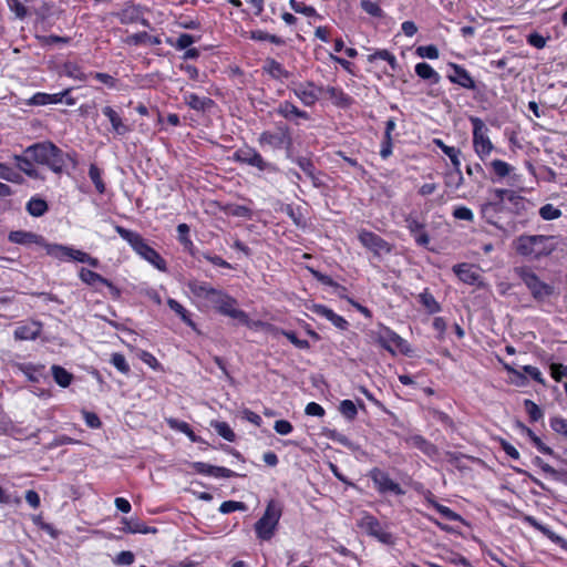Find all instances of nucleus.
<instances>
[{"label":"nucleus","instance_id":"obj_1","mask_svg":"<svg viewBox=\"0 0 567 567\" xmlns=\"http://www.w3.org/2000/svg\"><path fill=\"white\" fill-rule=\"evenodd\" d=\"M513 247L522 257L540 260L550 256L557 248L555 236L523 234L513 241Z\"/></svg>","mask_w":567,"mask_h":567},{"label":"nucleus","instance_id":"obj_2","mask_svg":"<svg viewBox=\"0 0 567 567\" xmlns=\"http://www.w3.org/2000/svg\"><path fill=\"white\" fill-rule=\"evenodd\" d=\"M24 154L54 173H61L65 165L64 153L51 142L33 144L24 150Z\"/></svg>","mask_w":567,"mask_h":567},{"label":"nucleus","instance_id":"obj_3","mask_svg":"<svg viewBox=\"0 0 567 567\" xmlns=\"http://www.w3.org/2000/svg\"><path fill=\"white\" fill-rule=\"evenodd\" d=\"M116 233L130 244L134 251L159 270L166 269L165 260L153 249L136 231L126 229L120 225L115 226Z\"/></svg>","mask_w":567,"mask_h":567},{"label":"nucleus","instance_id":"obj_4","mask_svg":"<svg viewBox=\"0 0 567 567\" xmlns=\"http://www.w3.org/2000/svg\"><path fill=\"white\" fill-rule=\"evenodd\" d=\"M257 142L262 150L271 152L290 151L292 147L291 132L287 125L281 123L274 131L268 130L260 133Z\"/></svg>","mask_w":567,"mask_h":567},{"label":"nucleus","instance_id":"obj_5","mask_svg":"<svg viewBox=\"0 0 567 567\" xmlns=\"http://www.w3.org/2000/svg\"><path fill=\"white\" fill-rule=\"evenodd\" d=\"M282 514L281 505L271 499L268 502L264 515L256 522L255 532L257 537L262 540H269L272 538L279 519Z\"/></svg>","mask_w":567,"mask_h":567},{"label":"nucleus","instance_id":"obj_6","mask_svg":"<svg viewBox=\"0 0 567 567\" xmlns=\"http://www.w3.org/2000/svg\"><path fill=\"white\" fill-rule=\"evenodd\" d=\"M515 275L525 284L534 299L543 301L554 292V287L540 278L527 266L514 268Z\"/></svg>","mask_w":567,"mask_h":567},{"label":"nucleus","instance_id":"obj_7","mask_svg":"<svg viewBox=\"0 0 567 567\" xmlns=\"http://www.w3.org/2000/svg\"><path fill=\"white\" fill-rule=\"evenodd\" d=\"M207 303L218 310L221 315L236 319L243 324L250 326V320L247 313L238 309L236 307L237 301L224 291L216 289Z\"/></svg>","mask_w":567,"mask_h":567},{"label":"nucleus","instance_id":"obj_8","mask_svg":"<svg viewBox=\"0 0 567 567\" xmlns=\"http://www.w3.org/2000/svg\"><path fill=\"white\" fill-rule=\"evenodd\" d=\"M470 121L473 126V147L476 155L484 161L494 150V145L488 136V127L480 117L472 116Z\"/></svg>","mask_w":567,"mask_h":567},{"label":"nucleus","instance_id":"obj_9","mask_svg":"<svg viewBox=\"0 0 567 567\" xmlns=\"http://www.w3.org/2000/svg\"><path fill=\"white\" fill-rule=\"evenodd\" d=\"M357 526L363 533L369 535L370 537L375 538L380 543L384 545H393L394 537L391 533L386 532L377 517L369 514L368 512H362L360 517L357 519Z\"/></svg>","mask_w":567,"mask_h":567},{"label":"nucleus","instance_id":"obj_10","mask_svg":"<svg viewBox=\"0 0 567 567\" xmlns=\"http://www.w3.org/2000/svg\"><path fill=\"white\" fill-rule=\"evenodd\" d=\"M233 159L240 164H246L252 167H256L257 169L264 172V171H277V167L265 161L264 157L260 155V153L250 146H245L241 148H238L234 155Z\"/></svg>","mask_w":567,"mask_h":567},{"label":"nucleus","instance_id":"obj_11","mask_svg":"<svg viewBox=\"0 0 567 567\" xmlns=\"http://www.w3.org/2000/svg\"><path fill=\"white\" fill-rule=\"evenodd\" d=\"M492 200L482 205V215L487 219L489 224L495 225L493 220L488 218V215L492 210H496L498 204H501L504 199L513 203V205L518 209L519 205H524L523 197L516 195L513 190L495 188L491 192Z\"/></svg>","mask_w":567,"mask_h":567},{"label":"nucleus","instance_id":"obj_12","mask_svg":"<svg viewBox=\"0 0 567 567\" xmlns=\"http://www.w3.org/2000/svg\"><path fill=\"white\" fill-rule=\"evenodd\" d=\"M358 238L367 249L371 250L375 255L380 256L391 251L389 243L372 231L362 229L359 231Z\"/></svg>","mask_w":567,"mask_h":567},{"label":"nucleus","instance_id":"obj_13","mask_svg":"<svg viewBox=\"0 0 567 567\" xmlns=\"http://www.w3.org/2000/svg\"><path fill=\"white\" fill-rule=\"evenodd\" d=\"M370 477L380 493L391 492L395 495L404 494V491L401 488V486L391 480L389 474L379 468H373L370 472Z\"/></svg>","mask_w":567,"mask_h":567},{"label":"nucleus","instance_id":"obj_14","mask_svg":"<svg viewBox=\"0 0 567 567\" xmlns=\"http://www.w3.org/2000/svg\"><path fill=\"white\" fill-rule=\"evenodd\" d=\"M45 248H47L48 255L53 256L61 260L64 258H68L70 260L79 261L82 264H84L86 260L85 257H86L87 252H84L82 250H79V249H75L72 247L53 244V245H45Z\"/></svg>","mask_w":567,"mask_h":567},{"label":"nucleus","instance_id":"obj_15","mask_svg":"<svg viewBox=\"0 0 567 567\" xmlns=\"http://www.w3.org/2000/svg\"><path fill=\"white\" fill-rule=\"evenodd\" d=\"M102 114L109 120L111 124L110 132L115 135H126L132 131L131 126L123 120L121 114L110 105L102 107Z\"/></svg>","mask_w":567,"mask_h":567},{"label":"nucleus","instance_id":"obj_16","mask_svg":"<svg viewBox=\"0 0 567 567\" xmlns=\"http://www.w3.org/2000/svg\"><path fill=\"white\" fill-rule=\"evenodd\" d=\"M450 68L452 72L447 75V79L452 83L457 84L467 90H475V81L463 66L452 63Z\"/></svg>","mask_w":567,"mask_h":567},{"label":"nucleus","instance_id":"obj_17","mask_svg":"<svg viewBox=\"0 0 567 567\" xmlns=\"http://www.w3.org/2000/svg\"><path fill=\"white\" fill-rule=\"evenodd\" d=\"M292 92L306 106L313 105L319 99L316 86L311 82L300 83L293 86Z\"/></svg>","mask_w":567,"mask_h":567},{"label":"nucleus","instance_id":"obj_18","mask_svg":"<svg viewBox=\"0 0 567 567\" xmlns=\"http://www.w3.org/2000/svg\"><path fill=\"white\" fill-rule=\"evenodd\" d=\"M275 112L279 116H281L288 121H293L296 118H300V120H305V121L309 120V114L307 112L300 110L299 107H297L290 101L280 102L278 104V106L276 107Z\"/></svg>","mask_w":567,"mask_h":567},{"label":"nucleus","instance_id":"obj_19","mask_svg":"<svg viewBox=\"0 0 567 567\" xmlns=\"http://www.w3.org/2000/svg\"><path fill=\"white\" fill-rule=\"evenodd\" d=\"M311 311L317 316L326 318L336 328H338L340 330H346L349 326L348 321L343 317L337 315L332 309H330L323 305H313L311 307Z\"/></svg>","mask_w":567,"mask_h":567},{"label":"nucleus","instance_id":"obj_20","mask_svg":"<svg viewBox=\"0 0 567 567\" xmlns=\"http://www.w3.org/2000/svg\"><path fill=\"white\" fill-rule=\"evenodd\" d=\"M454 274L461 281L467 285H475L478 282L481 276L477 268L470 264H458L453 267Z\"/></svg>","mask_w":567,"mask_h":567},{"label":"nucleus","instance_id":"obj_21","mask_svg":"<svg viewBox=\"0 0 567 567\" xmlns=\"http://www.w3.org/2000/svg\"><path fill=\"white\" fill-rule=\"evenodd\" d=\"M9 240L14 244L20 245H30V244H38V245H47L44 244V238L40 235H37L31 231H24V230H17L11 231L9 234Z\"/></svg>","mask_w":567,"mask_h":567},{"label":"nucleus","instance_id":"obj_22","mask_svg":"<svg viewBox=\"0 0 567 567\" xmlns=\"http://www.w3.org/2000/svg\"><path fill=\"white\" fill-rule=\"evenodd\" d=\"M187 287L196 298L204 299L206 302L209 301L216 290L208 282L196 279L189 280Z\"/></svg>","mask_w":567,"mask_h":567},{"label":"nucleus","instance_id":"obj_23","mask_svg":"<svg viewBox=\"0 0 567 567\" xmlns=\"http://www.w3.org/2000/svg\"><path fill=\"white\" fill-rule=\"evenodd\" d=\"M41 329L42 327L39 322L31 321L19 326L14 330V338L17 340H34L40 336Z\"/></svg>","mask_w":567,"mask_h":567},{"label":"nucleus","instance_id":"obj_24","mask_svg":"<svg viewBox=\"0 0 567 567\" xmlns=\"http://www.w3.org/2000/svg\"><path fill=\"white\" fill-rule=\"evenodd\" d=\"M70 89H66L63 92L55 94L38 92L30 99L29 103L32 105L58 104L63 101V99L70 93Z\"/></svg>","mask_w":567,"mask_h":567},{"label":"nucleus","instance_id":"obj_25","mask_svg":"<svg viewBox=\"0 0 567 567\" xmlns=\"http://www.w3.org/2000/svg\"><path fill=\"white\" fill-rule=\"evenodd\" d=\"M400 336L389 328H382L378 334V343L392 354H395L394 346Z\"/></svg>","mask_w":567,"mask_h":567},{"label":"nucleus","instance_id":"obj_26","mask_svg":"<svg viewBox=\"0 0 567 567\" xmlns=\"http://www.w3.org/2000/svg\"><path fill=\"white\" fill-rule=\"evenodd\" d=\"M444 185L447 189L456 190L464 184V176L461 166H453V169L444 173Z\"/></svg>","mask_w":567,"mask_h":567},{"label":"nucleus","instance_id":"obj_27","mask_svg":"<svg viewBox=\"0 0 567 567\" xmlns=\"http://www.w3.org/2000/svg\"><path fill=\"white\" fill-rule=\"evenodd\" d=\"M415 73L422 80L430 81L431 84H437L441 81V75L426 62L417 63Z\"/></svg>","mask_w":567,"mask_h":567},{"label":"nucleus","instance_id":"obj_28","mask_svg":"<svg viewBox=\"0 0 567 567\" xmlns=\"http://www.w3.org/2000/svg\"><path fill=\"white\" fill-rule=\"evenodd\" d=\"M184 100L190 109L196 111H205L214 104L213 100L209 97L199 96L195 93H186Z\"/></svg>","mask_w":567,"mask_h":567},{"label":"nucleus","instance_id":"obj_29","mask_svg":"<svg viewBox=\"0 0 567 567\" xmlns=\"http://www.w3.org/2000/svg\"><path fill=\"white\" fill-rule=\"evenodd\" d=\"M18 168L30 177H39L38 169L34 167V162L30 156L23 153V155H14Z\"/></svg>","mask_w":567,"mask_h":567},{"label":"nucleus","instance_id":"obj_30","mask_svg":"<svg viewBox=\"0 0 567 567\" xmlns=\"http://www.w3.org/2000/svg\"><path fill=\"white\" fill-rule=\"evenodd\" d=\"M123 524H124L123 530L126 532V533H132V534H137V533L138 534L156 533V528L148 527V526H146L144 523H142L138 519H126V518H124L123 519Z\"/></svg>","mask_w":567,"mask_h":567},{"label":"nucleus","instance_id":"obj_31","mask_svg":"<svg viewBox=\"0 0 567 567\" xmlns=\"http://www.w3.org/2000/svg\"><path fill=\"white\" fill-rule=\"evenodd\" d=\"M406 443L413 447L419 449L426 455H433L436 453L435 446L421 435H411L406 439Z\"/></svg>","mask_w":567,"mask_h":567},{"label":"nucleus","instance_id":"obj_32","mask_svg":"<svg viewBox=\"0 0 567 567\" xmlns=\"http://www.w3.org/2000/svg\"><path fill=\"white\" fill-rule=\"evenodd\" d=\"M264 69L271 78L277 80L288 79L290 76V73L274 59H268Z\"/></svg>","mask_w":567,"mask_h":567},{"label":"nucleus","instance_id":"obj_33","mask_svg":"<svg viewBox=\"0 0 567 567\" xmlns=\"http://www.w3.org/2000/svg\"><path fill=\"white\" fill-rule=\"evenodd\" d=\"M296 163L302 169V172L311 179L313 186H320L321 182L316 174V167L309 158L299 157L297 158Z\"/></svg>","mask_w":567,"mask_h":567},{"label":"nucleus","instance_id":"obj_34","mask_svg":"<svg viewBox=\"0 0 567 567\" xmlns=\"http://www.w3.org/2000/svg\"><path fill=\"white\" fill-rule=\"evenodd\" d=\"M51 371H52V377H53L54 381L56 382V384H59L62 388H66L71 384V382L73 380V375H72V373L66 371L64 368H62L61 365L54 364L51 367Z\"/></svg>","mask_w":567,"mask_h":567},{"label":"nucleus","instance_id":"obj_35","mask_svg":"<svg viewBox=\"0 0 567 567\" xmlns=\"http://www.w3.org/2000/svg\"><path fill=\"white\" fill-rule=\"evenodd\" d=\"M377 60L386 61L393 71H395L399 66L396 58L385 49L377 50L375 52L368 55V62L373 63Z\"/></svg>","mask_w":567,"mask_h":567},{"label":"nucleus","instance_id":"obj_36","mask_svg":"<svg viewBox=\"0 0 567 567\" xmlns=\"http://www.w3.org/2000/svg\"><path fill=\"white\" fill-rule=\"evenodd\" d=\"M48 210V204L40 197H32L27 203V212L34 217L43 216Z\"/></svg>","mask_w":567,"mask_h":567},{"label":"nucleus","instance_id":"obj_37","mask_svg":"<svg viewBox=\"0 0 567 567\" xmlns=\"http://www.w3.org/2000/svg\"><path fill=\"white\" fill-rule=\"evenodd\" d=\"M426 502L430 506L434 507L444 518L452 522L462 520L461 515L452 511L450 507L439 504L433 497H427Z\"/></svg>","mask_w":567,"mask_h":567},{"label":"nucleus","instance_id":"obj_38","mask_svg":"<svg viewBox=\"0 0 567 567\" xmlns=\"http://www.w3.org/2000/svg\"><path fill=\"white\" fill-rule=\"evenodd\" d=\"M434 143L451 159L453 166H461L458 148L446 145L442 140H434Z\"/></svg>","mask_w":567,"mask_h":567},{"label":"nucleus","instance_id":"obj_39","mask_svg":"<svg viewBox=\"0 0 567 567\" xmlns=\"http://www.w3.org/2000/svg\"><path fill=\"white\" fill-rule=\"evenodd\" d=\"M161 39L158 37L150 35L147 32H138L130 35L127 38V43L130 44H141L147 43L150 45H158L161 44Z\"/></svg>","mask_w":567,"mask_h":567},{"label":"nucleus","instance_id":"obj_40","mask_svg":"<svg viewBox=\"0 0 567 567\" xmlns=\"http://www.w3.org/2000/svg\"><path fill=\"white\" fill-rule=\"evenodd\" d=\"M167 424L171 429L182 432L188 436L192 442H198V437L192 430L188 423L176 419H168Z\"/></svg>","mask_w":567,"mask_h":567},{"label":"nucleus","instance_id":"obj_41","mask_svg":"<svg viewBox=\"0 0 567 567\" xmlns=\"http://www.w3.org/2000/svg\"><path fill=\"white\" fill-rule=\"evenodd\" d=\"M80 279L89 286L95 287L97 284L104 285L106 282V278L102 277L100 274L82 268L79 272Z\"/></svg>","mask_w":567,"mask_h":567},{"label":"nucleus","instance_id":"obj_42","mask_svg":"<svg viewBox=\"0 0 567 567\" xmlns=\"http://www.w3.org/2000/svg\"><path fill=\"white\" fill-rule=\"evenodd\" d=\"M167 305L189 327L194 328L195 323L190 319L188 311L175 299L169 298Z\"/></svg>","mask_w":567,"mask_h":567},{"label":"nucleus","instance_id":"obj_43","mask_svg":"<svg viewBox=\"0 0 567 567\" xmlns=\"http://www.w3.org/2000/svg\"><path fill=\"white\" fill-rule=\"evenodd\" d=\"M0 178L16 184H21L23 182V177L20 173L3 163H0Z\"/></svg>","mask_w":567,"mask_h":567},{"label":"nucleus","instance_id":"obj_44","mask_svg":"<svg viewBox=\"0 0 567 567\" xmlns=\"http://www.w3.org/2000/svg\"><path fill=\"white\" fill-rule=\"evenodd\" d=\"M250 38L256 41H269L274 44L281 45L284 44V40L275 34H270L262 30L251 31Z\"/></svg>","mask_w":567,"mask_h":567},{"label":"nucleus","instance_id":"obj_45","mask_svg":"<svg viewBox=\"0 0 567 567\" xmlns=\"http://www.w3.org/2000/svg\"><path fill=\"white\" fill-rule=\"evenodd\" d=\"M420 302L429 310L431 313H435L440 311V305L435 300V298L427 292L426 290L419 296Z\"/></svg>","mask_w":567,"mask_h":567},{"label":"nucleus","instance_id":"obj_46","mask_svg":"<svg viewBox=\"0 0 567 567\" xmlns=\"http://www.w3.org/2000/svg\"><path fill=\"white\" fill-rule=\"evenodd\" d=\"M524 406L532 422H537L544 416L542 409L532 400L526 399Z\"/></svg>","mask_w":567,"mask_h":567},{"label":"nucleus","instance_id":"obj_47","mask_svg":"<svg viewBox=\"0 0 567 567\" xmlns=\"http://www.w3.org/2000/svg\"><path fill=\"white\" fill-rule=\"evenodd\" d=\"M167 43L174 47L176 50H185L189 48L193 43H195V38L188 33H182L176 42H173L171 39H167Z\"/></svg>","mask_w":567,"mask_h":567},{"label":"nucleus","instance_id":"obj_48","mask_svg":"<svg viewBox=\"0 0 567 567\" xmlns=\"http://www.w3.org/2000/svg\"><path fill=\"white\" fill-rule=\"evenodd\" d=\"M539 216L544 220H554L561 216V210L551 204H546L539 208Z\"/></svg>","mask_w":567,"mask_h":567},{"label":"nucleus","instance_id":"obj_49","mask_svg":"<svg viewBox=\"0 0 567 567\" xmlns=\"http://www.w3.org/2000/svg\"><path fill=\"white\" fill-rule=\"evenodd\" d=\"M215 431L228 442H234L236 435L226 422H216L213 424Z\"/></svg>","mask_w":567,"mask_h":567},{"label":"nucleus","instance_id":"obj_50","mask_svg":"<svg viewBox=\"0 0 567 567\" xmlns=\"http://www.w3.org/2000/svg\"><path fill=\"white\" fill-rule=\"evenodd\" d=\"M7 4L18 19L23 20L28 16V9L20 0H7Z\"/></svg>","mask_w":567,"mask_h":567},{"label":"nucleus","instance_id":"obj_51","mask_svg":"<svg viewBox=\"0 0 567 567\" xmlns=\"http://www.w3.org/2000/svg\"><path fill=\"white\" fill-rule=\"evenodd\" d=\"M339 410L348 420H353L358 414L357 406L351 400L341 401Z\"/></svg>","mask_w":567,"mask_h":567},{"label":"nucleus","instance_id":"obj_52","mask_svg":"<svg viewBox=\"0 0 567 567\" xmlns=\"http://www.w3.org/2000/svg\"><path fill=\"white\" fill-rule=\"evenodd\" d=\"M289 4H290V8L296 13H302V14H305L307 17H312V16L316 14L315 8L310 7V6H307L305 2H300V1H296V0H290Z\"/></svg>","mask_w":567,"mask_h":567},{"label":"nucleus","instance_id":"obj_53","mask_svg":"<svg viewBox=\"0 0 567 567\" xmlns=\"http://www.w3.org/2000/svg\"><path fill=\"white\" fill-rule=\"evenodd\" d=\"M178 240L184 246V248L189 249L193 247V241L189 238V227L186 224H179L177 226Z\"/></svg>","mask_w":567,"mask_h":567},{"label":"nucleus","instance_id":"obj_54","mask_svg":"<svg viewBox=\"0 0 567 567\" xmlns=\"http://www.w3.org/2000/svg\"><path fill=\"white\" fill-rule=\"evenodd\" d=\"M111 363L122 373L127 374L130 372V364L122 353H113Z\"/></svg>","mask_w":567,"mask_h":567},{"label":"nucleus","instance_id":"obj_55","mask_svg":"<svg viewBox=\"0 0 567 567\" xmlns=\"http://www.w3.org/2000/svg\"><path fill=\"white\" fill-rule=\"evenodd\" d=\"M416 54L420 58H426V59H431V60H435L440 55L439 49L433 44L419 47L416 49Z\"/></svg>","mask_w":567,"mask_h":567},{"label":"nucleus","instance_id":"obj_56","mask_svg":"<svg viewBox=\"0 0 567 567\" xmlns=\"http://www.w3.org/2000/svg\"><path fill=\"white\" fill-rule=\"evenodd\" d=\"M491 166L494 171V173L498 176V177H505L507 176L511 171H512V167L508 163L502 161V159H494L492 163H491Z\"/></svg>","mask_w":567,"mask_h":567},{"label":"nucleus","instance_id":"obj_57","mask_svg":"<svg viewBox=\"0 0 567 567\" xmlns=\"http://www.w3.org/2000/svg\"><path fill=\"white\" fill-rule=\"evenodd\" d=\"M550 427L559 435L567 437V420L561 416H555L550 420Z\"/></svg>","mask_w":567,"mask_h":567},{"label":"nucleus","instance_id":"obj_58","mask_svg":"<svg viewBox=\"0 0 567 567\" xmlns=\"http://www.w3.org/2000/svg\"><path fill=\"white\" fill-rule=\"evenodd\" d=\"M89 176L99 193H103L105 189L104 183L101 178L100 169L95 165H91L89 169Z\"/></svg>","mask_w":567,"mask_h":567},{"label":"nucleus","instance_id":"obj_59","mask_svg":"<svg viewBox=\"0 0 567 567\" xmlns=\"http://www.w3.org/2000/svg\"><path fill=\"white\" fill-rule=\"evenodd\" d=\"M533 462L536 466L540 467L543 472L550 475L554 480H559L560 473L548 463H546L542 457L536 456Z\"/></svg>","mask_w":567,"mask_h":567},{"label":"nucleus","instance_id":"obj_60","mask_svg":"<svg viewBox=\"0 0 567 567\" xmlns=\"http://www.w3.org/2000/svg\"><path fill=\"white\" fill-rule=\"evenodd\" d=\"M453 217L455 219L460 220H466V221H473L474 220V214L473 212L466 207V206H457L453 210Z\"/></svg>","mask_w":567,"mask_h":567},{"label":"nucleus","instance_id":"obj_61","mask_svg":"<svg viewBox=\"0 0 567 567\" xmlns=\"http://www.w3.org/2000/svg\"><path fill=\"white\" fill-rule=\"evenodd\" d=\"M134 559L135 556L132 551L123 550L115 556L113 563L120 566H130L134 563Z\"/></svg>","mask_w":567,"mask_h":567},{"label":"nucleus","instance_id":"obj_62","mask_svg":"<svg viewBox=\"0 0 567 567\" xmlns=\"http://www.w3.org/2000/svg\"><path fill=\"white\" fill-rule=\"evenodd\" d=\"M282 334L298 349H309L308 340L299 339L293 331H282Z\"/></svg>","mask_w":567,"mask_h":567},{"label":"nucleus","instance_id":"obj_63","mask_svg":"<svg viewBox=\"0 0 567 567\" xmlns=\"http://www.w3.org/2000/svg\"><path fill=\"white\" fill-rule=\"evenodd\" d=\"M64 69H65V74L68 76L80 80V81H85V79H86L85 74L80 69L79 65H76L74 63H66Z\"/></svg>","mask_w":567,"mask_h":567},{"label":"nucleus","instance_id":"obj_64","mask_svg":"<svg viewBox=\"0 0 567 567\" xmlns=\"http://www.w3.org/2000/svg\"><path fill=\"white\" fill-rule=\"evenodd\" d=\"M327 93L330 95L331 99H334L339 104H348L350 97L346 95L340 89H337L334 86H329L327 89Z\"/></svg>","mask_w":567,"mask_h":567}]
</instances>
